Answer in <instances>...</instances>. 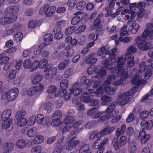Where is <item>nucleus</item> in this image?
<instances>
[{
  "label": "nucleus",
  "instance_id": "f257e3e1",
  "mask_svg": "<svg viewBox=\"0 0 153 153\" xmlns=\"http://www.w3.org/2000/svg\"><path fill=\"white\" fill-rule=\"evenodd\" d=\"M116 104L113 102L108 106L106 110L104 111H100L94 116L93 118H99L98 121L100 123H102L111 117H114L119 113L118 109L114 110L116 107Z\"/></svg>",
  "mask_w": 153,
  "mask_h": 153
},
{
  "label": "nucleus",
  "instance_id": "f03ea898",
  "mask_svg": "<svg viewBox=\"0 0 153 153\" xmlns=\"http://www.w3.org/2000/svg\"><path fill=\"white\" fill-rule=\"evenodd\" d=\"M141 127L142 129H140L138 139L142 144L145 143L150 138V135L149 134H146L145 130H150L153 126V122L152 120L147 121L144 120L140 123Z\"/></svg>",
  "mask_w": 153,
  "mask_h": 153
},
{
  "label": "nucleus",
  "instance_id": "7ed1b4c3",
  "mask_svg": "<svg viewBox=\"0 0 153 153\" xmlns=\"http://www.w3.org/2000/svg\"><path fill=\"white\" fill-rule=\"evenodd\" d=\"M124 56V57L123 55L120 57L117 56L115 59L117 64V71L118 74L121 76V80L126 79L128 77V69H124L123 68V65L126 60L127 61L128 57L125 54Z\"/></svg>",
  "mask_w": 153,
  "mask_h": 153
},
{
  "label": "nucleus",
  "instance_id": "20e7f679",
  "mask_svg": "<svg viewBox=\"0 0 153 153\" xmlns=\"http://www.w3.org/2000/svg\"><path fill=\"white\" fill-rule=\"evenodd\" d=\"M11 114V110L7 109L4 111L1 115V120L4 121L2 125V128L3 129H6L10 127L13 122V119H9Z\"/></svg>",
  "mask_w": 153,
  "mask_h": 153
},
{
  "label": "nucleus",
  "instance_id": "39448f33",
  "mask_svg": "<svg viewBox=\"0 0 153 153\" xmlns=\"http://www.w3.org/2000/svg\"><path fill=\"white\" fill-rule=\"evenodd\" d=\"M146 40H152L153 39H144L142 36H138L135 38V41L139 49L142 51H146L149 49L150 43L149 42H147Z\"/></svg>",
  "mask_w": 153,
  "mask_h": 153
},
{
  "label": "nucleus",
  "instance_id": "423d86ee",
  "mask_svg": "<svg viewBox=\"0 0 153 153\" xmlns=\"http://www.w3.org/2000/svg\"><path fill=\"white\" fill-rule=\"evenodd\" d=\"M127 52L126 54V56L128 57L127 63L126 66L127 68H130L133 67L134 65V57L131 55V53H134L137 51L136 48L131 46L129 47L127 50Z\"/></svg>",
  "mask_w": 153,
  "mask_h": 153
},
{
  "label": "nucleus",
  "instance_id": "0eeeda50",
  "mask_svg": "<svg viewBox=\"0 0 153 153\" xmlns=\"http://www.w3.org/2000/svg\"><path fill=\"white\" fill-rule=\"evenodd\" d=\"M43 89L44 86L41 84L31 87L28 90L27 95L30 97L37 96L38 93L42 91Z\"/></svg>",
  "mask_w": 153,
  "mask_h": 153
},
{
  "label": "nucleus",
  "instance_id": "6e6552de",
  "mask_svg": "<svg viewBox=\"0 0 153 153\" xmlns=\"http://www.w3.org/2000/svg\"><path fill=\"white\" fill-rule=\"evenodd\" d=\"M19 93V90L17 88H13L7 92V100L9 101H12L15 100Z\"/></svg>",
  "mask_w": 153,
  "mask_h": 153
},
{
  "label": "nucleus",
  "instance_id": "1a4fd4ad",
  "mask_svg": "<svg viewBox=\"0 0 153 153\" xmlns=\"http://www.w3.org/2000/svg\"><path fill=\"white\" fill-rule=\"evenodd\" d=\"M94 93V91L92 89H86V91L83 92L81 96V100L83 102L89 103L91 99V97L92 95L90 94Z\"/></svg>",
  "mask_w": 153,
  "mask_h": 153
},
{
  "label": "nucleus",
  "instance_id": "9d476101",
  "mask_svg": "<svg viewBox=\"0 0 153 153\" xmlns=\"http://www.w3.org/2000/svg\"><path fill=\"white\" fill-rule=\"evenodd\" d=\"M106 48L104 47H102L100 49V51H102L103 53H105V55H108V58L110 60H114L116 56V52L117 50L116 49H113L110 51L106 50Z\"/></svg>",
  "mask_w": 153,
  "mask_h": 153
},
{
  "label": "nucleus",
  "instance_id": "9b49d317",
  "mask_svg": "<svg viewBox=\"0 0 153 153\" xmlns=\"http://www.w3.org/2000/svg\"><path fill=\"white\" fill-rule=\"evenodd\" d=\"M103 66L99 65L94 67V72L100 77L102 78L106 76V71Z\"/></svg>",
  "mask_w": 153,
  "mask_h": 153
},
{
  "label": "nucleus",
  "instance_id": "f8f14e48",
  "mask_svg": "<svg viewBox=\"0 0 153 153\" xmlns=\"http://www.w3.org/2000/svg\"><path fill=\"white\" fill-rule=\"evenodd\" d=\"M46 72L45 75V78L47 79H49L53 78L54 75L56 73L57 69L56 68H50L44 71Z\"/></svg>",
  "mask_w": 153,
  "mask_h": 153
},
{
  "label": "nucleus",
  "instance_id": "ddd939ff",
  "mask_svg": "<svg viewBox=\"0 0 153 153\" xmlns=\"http://www.w3.org/2000/svg\"><path fill=\"white\" fill-rule=\"evenodd\" d=\"M141 76L136 74L131 80V83L132 85H135V86H137L144 84L145 80L144 79H141Z\"/></svg>",
  "mask_w": 153,
  "mask_h": 153
},
{
  "label": "nucleus",
  "instance_id": "4468645a",
  "mask_svg": "<svg viewBox=\"0 0 153 153\" xmlns=\"http://www.w3.org/2000/svg\"><path fill=\"white\" fill-rule=\"evenodd\" d=\"M107 142V138H105L103 141L100 143V144L93 145V148L94 149H98L97 153H103L104 150V146L105 145Z\"/></svg>",
  "mask_w": 153,
  "mask_h": 153
},
{
  "label": "nucleus",
  "instance_id": "2eb2a0df",
  "mask_svg": "<svg viewBox=\"0 0 153 153\" xmlns=\"http://www.w3.org/2000/svg\"><path fill=\"white\" fill-rule=\"evenodd\" d=\"M19 10V7L16 5L8 7L5 10V12L7 15L12 16L16 14Z\"/></svg>",
  "mask_w": 153,
  "mask_h": 153
},
{
  "label": "nucleus",
  "instance_id": "dca6fc26",
  "mask_svg": "<svg viewBox=\"0 0 153 153\" xmlns=\"http://www.w3.org/2000/svg\"><path fill=\"white\" fill-rule=\"evenodd\" d=\"M72 89L70 90L71 94L75 96L78 95L80 94L82 92V88L79 87V86L77 82L74 83L72 85Z\"/></svg>",
  "mask_w": 153,
  "mask_h": 153
},
{
  "label": "nucleus",
  "instance_id": "f3484780",
  "mask_svg": "<svg viewBox=\"0 0 153 153\" xmlns=\"http://www.w3.org/2000/svg\"><path fill=\"white\" fill-rule=\"evenodd\" d=\"M13 17L14 19L13 20H12V19L10 17H4L1 18L0 19V23L1 25H4L6 24H9L13 22L16 20L17 17L15 15H14Z\"/></svg>",
  "mask_w": 153,
  "mask_h": 153
},
{
  "label": "nucleus",
  "instance_id": "a211bd4d",
  "mask_svg": "<svg viewBox=\"0 0 153 153\" xmlns=\"http://www.w3.org/2000/svg\"><path fill=\"white\" fill-rule=\"evenodd\" d=\"M82 13L80 11L76 12L74 14V16L71 20V24L73 25L78 24L81 21V16Z\"/></svg>",
  "mask_w": 153,
  "mask_h": 153
},
{
  "label": "nucleus",
  "instance_id": "6ab92c4d",
  "mask_svg": "<svg viewBox=\"0 0 153 153\" xmlns=\"http://www.w3.org/2000/svg\"><path fill=\"white\" fill-rule=\"evenodd\" d=\"M80 81L82 85L86 88L89 87L92 84L91 81L90 79H88L87 77L85 76L81 77Z\"/></svg>",
  "mask_w": 153,
  "mask_h": 153
},
{
  "label": "nucleus",
  "instance_id": "aec40b11",
  "mask_svg": "<svg viewBox=\"0 0 153 153\" xmlns=\"http://www.w3.org/2000/svg\"><path fill=\"white\" fill-rule=\"evenodd\" d=\"M58 96L60 98H63L65 101H68L71 97V93H67V90L60 91Z\"/></svg>",
  "mask_w": 153,
  "mask_h": 153
},
{
  "label": "nucleus",
  "instance_id": "412c9836",
  "mask_svg": "<svg viewBox=\"0 0 153 153\" xmlns=\"http://www.w3.org/2000/svg\"><path fill=\"white\" fill-rule=\"evenodd\" d=\"M94 54L93 53L90 54L86 58L85 62L88 64H95L97 59L96 58H94Z\"/></svg>",
  "mask_w": 153,
  "mask_h": 153
},
{
  "label": "nucleus",
  "instance_id": "4be33fe9",
  "mask_svg": "<svg viewBox=\"0 0 153 153\" xmlns=\"http://www.w3.org/2000/svg\"><path fill=\"white\" fill-rule=\"evenodd\" d=\"M13 148V143L10 142L4 143L2 147L3 150H6L10 152L12 151Z\"/></svg>",
  "mask_w": 153,
  "mask_h": 153
},
{
  "label": "nucleus",
  "instance_id": "5701e85b",
  "mask_svg": "<svg viewBox=\"0 0 153 153\" xmlns=\"http://www.w3.org/2000/svg\"><path fill=\"white\" fill-rule=\"evenodd\" d=\"M61 28L59 27L54 28L53 31L55 32H56L54 36L55 39H59L62 38L63 33L61 31Z\"/></svg>",
  "mask_w": 153,
  "mask_h": 153
},
{
  "label": "nucleus",
  "instance_id": "b1692460",
  "mask_svg": "<svg viewBox=\"0 0 153 153\" xmlns=\"http://www.w3.org/2000/svg\"><path fill=\"white\" fill-rule=\"evenodd\" d=\"M98 134V131L97 130L94 131L90 134L89 137V139L90 140H93L96 137L97 139L94 142V145L98 144L100 141V139L99 137L97 136Z\"/></svg>",
  "mask_w": 153,
  "mask_h": 153
},
{
  "label": "nucleus",
  "instance_id": "393cba45",
  "mask_svg": "<svg viewBox=\"0 0 153 153\" xmlns=\"http://www.w3.org/2000/svg\"><path fill=\"white\" fill-rule=\"evenodd\" d=\"M56 89V87L54 85L49 87L47 91V93L48 94V97L51 99L53 98V94L55 92Z\"/></svg>",
  "mask_w": 153,
  "mask_h": 153
},
{
  "label": "nucleus",
  "instance_id": "a878e982",
  "mask_svg": "<svg viewBox=\"0 0 153 153\" xmlns=\"http://www.w3.org/2000/svg\"><path fill=\"white\" fill-rule=\"evenodd\" d=\"M105 70L107 71H110V72L113 74L116 73V74H118V73L117 71V66L115 67L114 65L112 63H109L108 65L105 67Z\"/></svg>",
  "mask_w": 153,
  "mask_h": 153
},
{
  "label": "nucleus",
  "instance_id": "bb28decb",
  "mask_svg": "<svg viewBox=\"0 0 153 153\" xmlns=\"http://www.w3.org/2000/svg\"><path fill=\"white\" fill-rule=\"evenodd\" d=\"M82 123V121L81 120H79L75 123L73 126V128H75L73 131V135H76L79 133L82 128L79 129L78 127L80 126Z\"/></svg>",
  "mask_w": 153,
  "mask_h": 153
},
{
  "label": "nucleus",
  "instance_id": "cd10ccee",
  "mask_svg": "<svg viewBox=\"0 0 153 153\" xmlns=\"http://www.w3.org/2000/svg\"><path fill=\"white\" fill-rule=\"evenodd\" d=\"M49 9V5L48 4H45L40 9L39 13L40 15H46L47 16V13Z\"/></svg>",
  "mask_w": 153,
  "mask_h": 153
},
{
  "label": "nucleus",
  "instance_id": "c85d7f7f",
  "mask_svg": "<svg viewBox=\"0 0 153 153\" xmlns=\"http://www.w3.org/2000/svg\"><path fill=\"white\" fill-rule=\"evenodd\" d=\"M79 153H91V151L89 149L88 144H84L80 147Z\"/></svg>",
  "mask_w": 153,
  "mask_h": 153
},
{
  "label": "nucleus",
  "instance_id": "c756f323",
  "mask_svg": "<svg viewBox=\"0 0 153 153\" xmlns=\"http://www.w3.org/2000/svg\"><path fill=\"white\" fill-rule=\"evenodd\" d=\"M112 100V98L107 96H103L101 98L102 101L101 104L102 105H108Z\"/></svg>",
  "mask_w": 153,
  "mask_h": 153
},
{
  "label": "nucleus",
  "instance_id": "7c9ffc66",
  "mask_svg": "<svg viewBox=\"0 0 153 153\" xmlns=\"http://www.w3.org/2000/svg\"><path fill=\"white\" fill-rule=\"evenodd\" d=\"M140 27L139 25L137 24L133 23L131 25L128 27V29L131 33L134 34L136 33L138 31Z\"/></svg>",
  "mask_w": 153,
  "mask_h": 153
},
{
  "label": "nucleus",
  "instance_id": "2f4dec72",
  "mask_svg": "<svg viewBox=\"0 0 153 153\" xmlns=\"http://www.w3.org/2000/svg\"><path fill=\"white\" fill-rule=\"evenodd\" d=\"M100 78L98 76L96 75L95 76H93L91 78V82H92L93 83H94L93 86V88H97L100 85Z\"/></svg>",
  "mask_w": 153,
  "mask_h": 153
},
{
  "label": "nucleus",
  "instance_id": "473e14b6",
  "mask_svg": "<svg viewBox=\"0 0 153 153\" xmlns=\"http://www.w3.org/2000/svg\"><path fill=\"white\" fill-rule=\"evenodd\" d=\"M111 131L110 130V127H106V128H104L100 132L98 133L97 136L99 137L100 139L102 136L111 133Z\"/></svg>",
  "mask_w": 153,
  "mask_h": 153
},
{
  "label": "nucleus",
  "instance_id": "72a5a7b5",
  "mask_svg": "<svg viewBox=\"0 0 153 153\" xmlns=\"http://www.w3.org/2000/svg\"><path fill=\"white\" fill-rule=\"evenodd\" d=\"M111 131L110 130V127H106V128H104L100 132L98 133L97 136L99 137L100 139L102 136L111 133Z\"/></svg>",
  "mask_w": 153,
  "mask_h": 153
},
{
  "label": "nucleus",
  "instance_id": "f704fd0d",
  "mask_svg": "<svg viewBox=\"0 0 153 153\" xmlns=\"http://www.w3.org/2000/svg\"><path fill=\"white\" fill-rule=\"evenodd\" d=\"M68 85V81L66 79L62 80L60 82L61 91L66 90Z\"/></svg>",
  "mask_w": 153,
  "mask_h": 153
},
{
  "label": "nucleus",
  "instance_id": "c9c22d12",
  "mask_svg": "<svg viewBox=\"0 0 153 153\" xmlns=\"http://www.w3.org/2000/svg\"><path fill=\"white\" fill-rule=\"evenodd\" d=\"M44 139V137L41 135H37L34 137L33 143L35 144H38L42 143Z\"/></svg>",
  "mask_w": 153,
  "mask_h": 153
},
{
  "label": "nucleus",
  "instance_id": "e433bc0d",
  "mask_svg": "<svg viewBox=\"0 0 153 153\" xmlns=\"http://www.w3.org/2000/svg\"><path fill=\"white\" fill-rule=\"evenodd\" d=\"M104 90L106 93L110 95L114 94L116 90L115 89H114L113 88L109 86L105 87Z\"/></svg>",
  "mask_w": 153,
  "mask_h": 153
},
{
  "label": "nucleus",
  "instance_id": "4c0bfd02",
  "mask_svg": "<svg viewBox=\"0 0 153 153\" xmlns=\"http://www.w3.org/2000/svg\"><path fill=\"white\" fill-rule=\"evenodd\" d=\"M116 77L117 76L114 74L108 75L106 79L105 80L104 83L107 85L110 84L112 81L114 80Z\"/></svg>",
  "mask_w": 153,
  "mask_h": 153
},
{
  "label": "nucleus",
  "instance_id": "58836bf2",
  "mask_svg": "<svg viewBox=\"0 0 153 153\" xmlns=\"http://www.w3.org/2000/svg\"><path fill=\"white\" fill-rule=\"evenodd\" d=\"M45 42L47 44L49 45L51 44L53 41V36L50 33H47L44 36Z\"/></svg>",
  "mask_w": 153,
  "mask_h": 153
},
{
  "label": "nucleus",
  "instance_id": "ea45409f",
  "mask_svg": "<svg viewBox=\"0 0 153 153\" xmlns=\"http://www.w3.org/2000/svg\"><path fill=\"white\" fill-rule=\"evenodd\" d=\"M65 50L67 51L65 53V55L66 56L71 57L72 56L74 53V50L72 48L70 47V46H66Z\"/></svg>",
  "mask_w": 153,
  "mask_h": 153
},
{
  "label": "nucleus",
  "instance_id": "a19ab883",
  "mask_svg": "<svg viewBox=\"0 0 153 153\" xmlns=\"http://www.w3.org/2000/svg\"><path fill=\"white\" fill-rule=\"evenodd\" d=\"M4 53H0V64H5L7 63L9 60V58L7 56H4Z\"/></svg>",
  "mask_w": 153,
  "mask_h": 153
},
{
  "label": "nucleus",
  "instance_id": "79ce46f5",
  "mask_svg": "<svg viewBox=\"0 0 153 153\" xmlns=\"http://www.w3.org/2000/svg\"><path fill=\"white\" fill-rule=\"evenodd\" d=\"M98 120L99 118H98ZM99 122L97 120V121L95 120H92L88 122L85 125V127L87 129H90L93 128L97 124V122ZM99 123H100L99 122Z\"/></svg>",
  "mask_w": 153,
  "mask_h": 153
},
{
  "label": "nucleus",
  "instance_id": "37998d69",
  "mask_svg": "<svg viewBox=\"0 0 153 153\" xmlns=\"http://www.w3.org/2000/svg\"><path fill=\"white\" fill-rule=\"evenodd\" d=\"M37 129L36 127H33L28 131L27 135L29 137H33L37 134Z\"/></svg>",
  "mask_w": 153,
  "mask_h": 153
},
{
  "label": "nucleus",
  "instance_id": "c03bdc74",
  "mask_svg": "<svg viewBox=\"0 0 153 153\" xmlns=\"http://www.w3.org/2000/svg\"><path fill=\"white\" fill-rule=\"evenodd\" d=\"M39 68L42 69L46 68H48L47 67L48 65V61L45 59H41L39 62Z\"/></svg>",
  "mask_w": 153,
  "mask_h": 153
},
{
  "label": "nucleus",
  "instance_id": "a18cd8bd",
  "mask_svg": "<svg viewBox=\"0 0 153 153\" xmlns=\"http://www.w3.org/2000/svg\"><path fill=\"white\" fill-rule=\"evenodd\" d=\"M22 33L20 32H17L14 35V41L16 42H18L22 40Z\"/></svg>",
  "mask_w": 153,
  "mask_h": 153
},
{
  "label": "nucleus",
  "instance_id": "49530a36",
  "mask_svg": "<svg viewBox=\"0 0 153 153\" xmlns=\"http://www.w3.org/2000/svg\"><path fill=\"white\" fill-rule=\"evenodd\" d=\"M51 120V117H50L48 116H45L41 125L43 126L48 127L50 125Z\"/></svg>",
  "mask_w": 153,
  "mask_h": 153
},
{
  "label": "nucleus",
  "instance_id": "de8ad7c7",
  "mask_svg": "<svg viewBox=\"0 0 153 153\" xmlns=\"http://www.w3.org/2000/svg\"><path fill=\"white\" fill-rule=\"evenodd\" d=\"M74 121V117L67 116L64 120V122L66 124H72Z\"/></svg>",
  "mask_w": 153,
  "mask_h": 153
},
{
  "label": "nucleus",
  "instance_id": "09e8293b",
  "mask_svg": "<svg viewBox=\"0 0 153 153\" xmlns=\"http://www.w3.org/2000/svg\"><path fill=\"white\" fill-rule=\"evenodd\" d=\"M27 120L25 118H22V119H18L17 122V125L19 127H22L25 126L27 123Z\"/></svg>",
  "mask_w": 153,
  "mask_h": 153
},
{
  "label": "nucleus",
  "instance_id": "8fccbe9b",
  "mask_svg": "<svg viewBox=\"0 0 153 153\" xmlns=\"http://www.w3.org/2000/svg\"><path fill=\"white\" fill-rule=\"evenodd\" d=\"M89 103L90 106H95L94 108H98L100 106L99 101L97 100L91 99Z\"/></svg>",
  "mask_w": 153,
  "mask_h": 153
},
{
  "label": "nucleus",
  "instance_id": "3c124183",
  "mask_svg": "<svg viewBox=\"0 0 153 153\" xmlns=\"http://www.w3.org/2000/svg\"><path fill=\"white\" fill-rule=\"evenodd\" d=\"M16 145L19 148L23 149L26 146V141L24 139L19 140L16 143Z\"/></svg>",
  "mask_w": 153,
  "mask_h": 153
},
{
  "label": "nucleus",
  "instance_id": "603ef678",
  "mask_svg": "<svg viewBox=\"0 0 153 153\" xmlns=\"http://www.w3.org/2000/svg\"><path fill=\"white\" fill-rule=\"evenodd\" d=\"M38 68H39V61L38 60H36L33 62L32 64H31L30 71H33Z\"/></svg>",
  "mask_w": 153,
  "mask_h": 153
},
{
  "label": "nucleus",
  "instance_id": "864d4df0",
  "mask_svg": "<svg viewBox=\"0 0 153 153\" xmlns=\"http://www.w3.org/2000/svg\"><path fill=\"white\" fill-rule=\"evenodd\" d=\"M68 61L67 60H64L59 63L58 65L59 70H62L65 68L68 64Z\"/></svg>",
  "mask_w": 153,
  "mask_h": 153
},
{
  "label": "nucleus",
  "instance_id": "5fc2aeb1",
  "mask_svg": "<svg viewBox=\"0 0 153 153\" xmlns=\"http://www.w3.org/2000/svg\"><path fill=\"white\" fill-rule=\"evenodd\" d=\"M76 137H72L71 139L68 141V144L71 145L74 148L76 145L79 143L80 141L79 140H74Z\"/></svg>",
  "mask_w": 153,
  "mask_h": 153
},
{
  "label": "nucleus",
  "instance_id": "6e6d98bb",
  "mask_svg": "<svg viewBox=\"0 0 153 153\" xmlns=\"http://www.w3.org/2000/svg\"><path fill=\"white\" fill-rule=\"evenodd\" d=\"M61 124V120L59 118H56L53 119L51 123L52 126L53 127H56Z\"/></svg>",
  "mask_w": 153,
  "mask_h": 153
},
{
  "label": "nucleus",
  "instance_id": "4d7b16f0",
  "mask_svg": "<svg viewBox=\"0 0 153 153\" xmlns=\"http://www.w3.org/2000/svg\"><path fill=\"white\" fill-rule=\"evenodd\" d=\"M31 64V61L30 59H26L23 63V66L25 69H30Z\"/></svg>",
  "mask_w": 153,
  "mask_h": 153
},
{
  "label": "nucleus",
  "instance_id": "13d9d810",
  "mask_svg": "<svg viewBox=\"0 0 153 153\" xmlns=\"http://www.w3.org/2000/svg\"><path fill=\"white\" fill-rule=\"evenodd\" d=\"M26 112L23 110H22L19 111L16 113V117L17 119H22V118H25V116L26 114Z\"/></svg>",
  "mask_w": 153,
  "mask_h": 153
},
{
  "label": "nucleus",
  "instance_id": "bf43d9fd",
  "mask_svg": "<svg viewBox=\"0 0 153 153\" xmlns=\"http://www.w3.org/2000/svg\"><path fill=\"white\" fill-rule=\"evenodd\" d=\"M76 29V27L74 26H70L65 30V33L66 35H70L73 33Z\"/></svg>",
  "mask_w": 153,
  "mask_h": 153
},
{
  "label": "nucleus",
  "instance_id": "052dcab7",
  "mask_svg": "<svg viewBox=\"0 0 153 153\" xmlns=\"http://www.w3.org/2000/svg\"><path fill=\"white\" fill-rule=\"evenodd\" d=\"M42 76L40 74H37L32 79V82L33 84H36L39 82L42 79Z\"/></svg>",
  "mask_w": 153,
  "mask_h": 153
},
{
  "label": "nucleus",
  "instance_id": "680f3d73",
  "mask_svg": "<svg viewBox=\"0 0 153 153\" xmlns=\"http://www.w3.org/2000/svg\"><path fill=\"white\" fill-rule=\"evenodd\" d=\"M136 143H132L129 145V151L130 153H135L137 150Z\"/></svg>",
  "mask_w": 153,
  "mask_h": 153
},
{
  "label": "nucleus",
  "instance_id": "e2e57ef3",
  "mask_svg": "<svg viewBox=\"0 0 153 153\" xmlns=\"http://www.w3.org/2000/svg\"><path fill=\"white\" fill-rule=\"evenodd\" d=\"M127 138L126 136H122L119 140V147H122L126 143Z\"/></svg>",
  "mask_w": 153,
  "mask_h": 153
},
{
  "label": "nucleus",
  "instance_id": "0e129e2a",
  "mask_svg": "<svg viewBox=\"0 0 153 153\" xmlns=\"http://www.w3.org/2000/svg\"><path fill=\"white\" fill-rule=\"evenodd\" d=\"M129 9L128 10V13H134L135 10H136V3L130 4L129 5Z\"/></svg>",
  "mask_w": 153,
  "mask_h": 153
},
{
  "label": "nucleus",
  "instance_id": "69168bd1",
  "mask_svg": "<svg viewBox=\"0 0 153 153\" xmlns=\"http://www.w3.org/2000/svg\"><path fill=\"white\" fill-rule=\"evenodd\" d=\"M114 149L115 150H117L119 149V143L118 142V139L117 138H114L112 141Z\"/></svg>",
  "mask_w": 153,
  "mask_h": 153
},
{
  "label": "nucleus",
  "instance_id": "338daca9",
  "mask_svg": "<svg viewBox=\"0 0 153 153\" xmlns=\"http://www.w3.org/2000/svg\"><path fill=\"white\" fill-rule=\"evenodd\" d=\"M85 2L84 1H81L77 3L76 7L77 10H80L85 8Z\"/></svg>",
  "mask_w": 153,
  "mask_h": 153
},
{
  "label": "nucleus",
  "instance_id": "774afa93",
  "mask_svg": "<svg viewBox=\"0 0 153 153\" xmlns=\"http://www.w3.org/2000/svg\"><path fill=\"white\" fill-rule=\"evenodd\" d=\"M42 147L39 145L33 146L31 149L32 153H40Z\"/></svg>",
  "mask_w": 153,
  "mask_h": 153
}]
</instances>
